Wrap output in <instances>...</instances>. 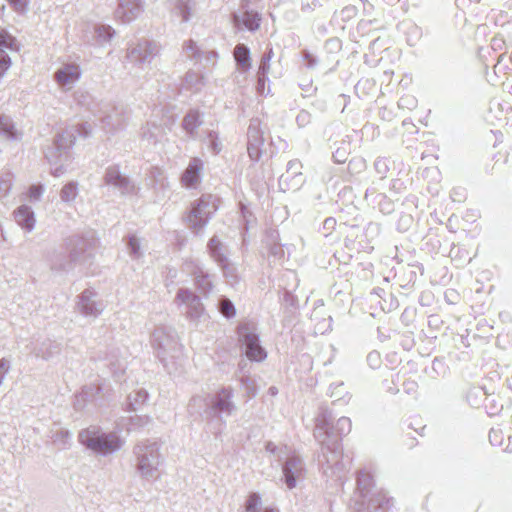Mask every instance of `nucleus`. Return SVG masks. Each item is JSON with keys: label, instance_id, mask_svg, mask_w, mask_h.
I'll return each mask as SVG.
<instances>
[{"label": "nucleus", "instance_id": "nucleus-6", "mask_svg": "<svg viewBox=\"0 0 512 512\" xmlns=\"http://www.w3.org/2000/svg\"><path fill=\"white\" fill-rule=\"evenodd\" d=\"M217 208L215 199L211 195L202 196L194 201L190 211L184 218L189 230L195 235H200L209 223L212 215L217 211Z\"/></svg>", "mask_w": 512, "mask_h": 512}, {"label": "nucleus", "instance_id": "nucleus-7", "mask_svg": "<svg viewBox=\"0 0 512 512\" xmlns=\"http://www.w3.org/2000/svg\"><path fill=\"white\" fill-rule=\"evenodd\" d=\"M234 391L232 387H222L210 396L208 418H215L225 424V417L233 415L237 406L233 401Z\"/></svg>", "mask_w": 512, "mask_h": 512}, {"label": "nucleus", "instance_id": "nucleus-47", "mask_svg": "<svg viewBox=\"0 0 512 512\" xmlns=\"http://www.w3.org/2000/svg\"><path fill=\"white\" fill-rule=\"evenodd\" d=\"M377 198H380L378 201L379 210L383 214H391L394 211V204L392 201L387 199V197L384 194H376Z\"/></svg>", "mask_w": 512, "mask_h": 512}, {"label": "nucleus", "instance_id": "nucleus-38", "mask_svg": "<svg viewBox=\"0 0 512 512\" xmlns=\"http://www.w3.org/2000/svg\"><path fill=\"white\" fill-rule=\"evenodd\" d=\"M115 34V30L108 25H98L95 27V35L100 44L109 42Z\"/></svg>", "mask_w": 512, "mask_h": 512}, {"label": "nucleus", "instance_id": "nucleus-29", "mask_svg": "<svg viewBox=\"0 0 512 512\" xmlns=\"http://www.w3.org/2000/svg\"><path fill=\"white\" fill-rule=\"evenodd\" d=\"M234 59L238 67L243 71L251 68L250 49L247 45L239 43L234 48Z\"/></svg>", "mask_w": 512, "mask_h": 512}, {"label": "nucleus", "instance_id": "nucleus-14", "mask_svg": "<svg viewBox=\"0 0 512 512\" xmlns=\"http://www.w3.org/2000/svg\"><path fill=\"white\" fill-rule=\"evenodd\" d=\"M90 133V125L88 123H82L79 126L64 129L61 133L56 135L53 143L57 150H63L66 153L75 143L77 135L86 138Z\"/></svg>", "mask_w": 512, "mask_h": 512}, {"label": "nucleus", "instance_id": "nucleus-8", "mask_svg": "<svg viewBox=\"0 0 512 512\" xmlns=\"http://www.w3.org/2000/svg\"><path fill=\"white\" fill-rule=\"evenodd\" d=\"M238 337L241 345L245 349V354L252 361H263L267 353L260 345L259 335L255 328L249 322H242L237 327Z\"/></svg>", "mask_w": 512, "mask_h": 512}, {"label": "nucleus", "instance_id": "nucleus-24", "mask_svg": "<svg viewBox=\"0 0 512 512\" xmlns=\"http://www.w3.org/2000/svg\"><path fill=\"white\" fill-rule=\"evenodd\" d=\"M194 276L195 286L203 295H209L213 289V281L211 275L202 267L196 266L192 272Z\"/></svg>", "mask_w": 512, "mask_h": 512}, {"label": "nucleus", "instance_id": "nucleus-23", "mask_svg": "<svg viewBox=\"0 0 512 512\" xmlns=\"http://www.w3.org/2000/svg\"><path fill=\"white\" fill-rule=\"evenodd\" d=\"M125 126V119L122 116V111L114 108L111 113L106 114L102 118V127L107 133L114 134L123 129Z\"/></svg>", "mask_w": 512, "mask_h": 512}, {"label": "nucleus", "instance_id": "nucleus-30", "mask_svg": "<svg viewBox=\"0 0 512 512\" xmlns=\"http://www.w3.org/2000/svg\"><path fill=\"white\" fill-rule=\"evenodd\" d=\"M263 130L261 128V121L259 118H252L250 120L248 131H247V142L248 143H260L264 144Z\"/></svg>", "mask_w": 512, "mask_h": 512}, {"label": "nucleus", "instance_id": "nucleus-35", "mask_svg": "<svg viewBox=\"0 0 512 512\" xmlns=\"http://www.w3.org/2000/svg\"><path fill=\"white\" fill-rule=\"evenodd\" d=\"M148 399V392L145 389H139L128 395V404L132 410H136L139 405L144 404Z\"/></svg>", "mask_w": 512, "mask_h": 512}, {"label": "nucleus", "instance_id": "nucleus-53", "mask_svg": "<svg viewBox=\"0 0 512 512\" xmlns=\"http://www.w3.org/2000/svg\"><path fill=\"white\" fill-rule=\"evenodd\" d=\"M44 192V186L41 184H33L28 189V197L30 201H39Z\"/></svg>", "mask_w": 512, "mask_h": 512}, {"label": "nucleus", "instance_id": "nucleus-13", "mask_svg": "<svg viewBox=\"0 0 512 512\" xmlns=\"http://www.w3.org/2000/svg\"><path fill=\"white\" fill-rule=\"evenodd\" d=\"M282 472L287 488H295L297 481L302 479L305 474L303 460L299 456L289 453L282 465Z\"/></svg>", "mask_w": 512, "mask_h": 512}, {"label": "nucleus", "instance_id": "nucleus-55", "mask_svg": "<svg viewBox=\"0 0 512 512\" xmlns=\"http://www.w3.org/2000/svg\"><path fill=\"white\" fill-rule=\"evenodd\" d=\"M203 76L198 75L194 71H188L185 75V81L189 86H197L203 84Z\"/></svg>", "mask_w": 512, "mask_h": 512}, {"label": "nucleus", "instance_id": "nucleus-10", "mask_svg": "<svg viewBox=\"0 0 512 512\" xmlns=\"http://www.w3.org/2000/svg\"><path fill=\"white\" fill-rule=\"evenodd\" d=\"M175 301L181 312L190 320H199L205 314L201 299L188 288H180L177 291Z\"/></svg>", "mask_w": 512, "mask_h": 512}, {"label": "nucleus", "instance_id": "nucleus-57", "mask_svg": "<svg viewBox=\"0 0 512 512\" xmlns=\"http://www.w3.org/2000/svg\"><path fill=\"white\" fill-rule=\"evenodd\" d=\"M325 47L329 52H337L342 48V43L339 38H330L325 42Z\"/></svg>", "mask_w": 512, "mask_h": 512}, {"label": "nucleus", "instance_id": "nucleus-9", "mask_svg": "<svg viewBox=\"0 0 512 512\" xmlns=\"http://www.w3.org/2000/svg\"><path fill=\"white\" fill-rule=\"evenodd\" d=\"M103 179L105 185L117 190L121 196L137 195L139 191V186L123 174L118 165L107 167Z\"/></svg>", "mask_w": 512, "mask_h": 512}, {"label": "nucleus", "instance_id": "nucleus-1", "mask_svg": "<svg viewBox=\"0 0 512 512\" xmlns=\"http://www.w3.org/2000/svg\"><path fill=\"white\" fill-rule=\"evenodd\" d=\"M351 420L348 417H340L333 422L332 412L321 407L316 417L314 437L321 445L318 462L324 473L331 471V476L343 472L346 465L343 461V449L341 439L351 431Z\"/></svg>", "mask_w": 512, "mask_h": 512}, {"label": "nucleus", "instance_id": "nucleus-46", "mask_svg": "<svg viewBox=\"0 0 512 512\" xmlns=\"http://www.w3.org/2000/svg\"><path fill=\"white\" fill-rule=\"evenodd\" d=\"M263 145L260 143H248L247 142V152L252 161H259L262 153H263Z\"/></svg>", "mask_w": 512, "mask_h": 512}, {"label": "nucleus", "instance_id": "nucleus-60", "mask_svg": "<svg viewBox=\"0 0 512 512\" xmlns=\"http://www.w3.org/2000/svg\"><path fill=\"white\" fill-rule=\"evenodd\" d=\"M241 383L245 387L246 392L249 395L254 396L256 394V389H255L254 381L252 379H250L249 377H246V376L242 377L241 378Z\"/></svg>", "mask_w": 512, "mask_h": 512}, {"label": "nucleus", "instance_id": "nucleus-36", "mask_svg": "<svg viewBox=\"0 0 512 512\" xmlns=\"http://www.w3.org/2000/svg\"><path fill=\"white\" fill-rule=\"evenodd\" d=\"M126 246H127L129 255L133 259H139L140 257H142L143 253L141 251V243H140L139 238L136 235H129L127 237Z\"/></svg>", "mask_w": 512, "mask_h": 512}, {"label": "nucleus", "instance_id": "nucleus-43", "mask_svg": "<svg viewBox=\"0 0 512 512\" xmlns=\"http://www.w3.org/2000/svg\"><path fill=\"white\" fill-rule=\"evenodd\" d=\"M349 154V144L341 142V145L337 147V149L333 152L332 156L336 163L342 164L347 161Z\"/></svg>", "mask_w": 512, "mask_h": 512}, {"label": "nucleus", "instance_id": "nucleus-49", "mask_svg": "<svg viewBox=\"0 0 512 512\" xmlns=\"http://www.w3.org/2000/svg\"><path fill=\"white\" fill-rule=\"evenodd\" d=\"M301 55H302L303 61L305 62V67L307 69L313 70L318 66V64H319L318 58L316 56H314L309 50L304 49L301 52Z\"/></svg>", "mask_w": 512, "mask_h": 512}, {"label": "nucleus", "instance_id": "nucleus-40", "mask_svg": "<svg viewBox=\"0 0 512 512\" xmlns=\"http://www.w3.org/2000/svg\"><path fill=\"white\" fill-rule=\"evenodd\" d=\"M201 49L193 40H187L183 44V52L188 58L201 61Z\"/></svg>", "mask_w": 512, "mask_h": 512}, {"label": "nucleus", "instance_id": "nucleus-3", "mask_svg": "<svg viewBox=\"0 0 512 512\" xmlns=\"http://www.w3.org/2000/svg\"><path fill=\"white\" fill-rule=\"evenodd\" d=\"M79 442L94 453L107 456L121 449L123 440L116 432H104L98 426L82 429L78 435Z\"/></svg>", "mask_w": 512, "mask_h": 512}, {"label": "nucleus", "instance_id": "nucleus-54", "mask_svg": "<svg viewBox=\"0 0 512 512\" xmlns=\"http://www.w3.org/2000/svg\"><path fill=\"white\" fill-rule=\"evenodd\" d=\"M11 66V59L5 50L0 49V77H2L5 72Z\"/></svg>", "mask_w": 512, "mask_h": 512}, {"label": "nucleus", "instance_id": "nucleus-17", "mask_svg": "<svg viewBox=\"0 0 512 512\" xmlns=\"http://www.w3.org/2000/svg\"><path fill=\"white\" fill-rule=\"evenodd\" d=\"M232 22L234 26L239 29H247L248 31L254 32L259 29L261 16L258 12L253 10H246L242 13H233Z\"/></svg>", "mask_w": 512, "mask_h": 512}, {"label": "nucleus", "instance_id": "nucleus-26", "mask_svg": "<svg viewBox=\"0 0 512 512\" xmlns=\"http://www.w3.org/2000/svg\"><path fill=\"white\" fill-rule=\"evenodd\" d=\"M202 168L203 162L199 158L192 159L182 175V182L187 187H192L197 184L200 179L199 174Z\"/></svg>", "mask_w": 512, "mask_h": 512}, {"label": "nucleus", "instance_id": "nucleus-12", "mask_svg": "<svg viewBox=\"0 0 512 512\" xmlns=\"http://www.w3.org/2000/svg\"><path fill=\"white\" fill-rule=\"evenodd\" d=\"M207 251L210 257L217 263L222 269L226 278L235 279V267L231 265L227 253V247L218 239L217 236H213L207 243Z\"/></svg>", "mask_w": 512, "mask_h": 512}, {"label": "nucleus", "instance_id": "nucleus-61", "mask_svg": "<svg viewBox=\"0 0 512 512\" xmlns=\"http://www.w3.org/2000/svg\"><path fill=\"white\" fill-rule=\"evenodd\" d=\"M218 54L216 51H201V60L204 59L207 64H214Z\"/></svg>", "mask_w": 512, "mask_h": 512}, {"label": "nucleus", "instance_id": "nucleus-48", "mask_svg": "<svg viewBox=\"0 0 512 512\" xmlns=\"http://www.w3.org/2000/svg\"><path fill=\"white\" fill-rule=\"evenodd\" d=\"M64 154L66 153L63 150H57L56 146L53 144L46 150L45 157L50 164H57Z\"/></svg>", "mask_w": 512, "mask_h": 512}, {"label": "nucleus", "instance_id": "nucleus-4", "mask_svg": "<svg viewBox=\"0 0 512 512\" xmlns=\"http://www.w3.org/2000/svg\"><path fill=\"white\" fill-rule=\"evenodd\" d=\"M152 345L164 366H167L169 359H179L182 355L183 347L176 332L169 326L160 325L154 330Z\"/></svg>", "mask_w": 512, "mask_h": 512}, {"label": "nucleus", "instance_id": "nucleus-21", "mask_svg": "<svg viewBox=\"0 0 512 512\" xmlns=\"http://www.w3.org/2000/svg\"><path fill=\"white\" fill-rule=\"evenodd\" d=\"M16 223L25 231L31 232L35 227V214L28 205H21L14 211Z\"/></svg>", "mask_w": 512, "mask_h": 512}, {"label": "nucleus", "instance_id": "nucleus-11", "mask_svg": "<svg viewBox=\"0 0 512 512\" xmlns=\"http://www.w3.org/2000/svg\"><path fill=\"white\" fill-rule=\"evenodd\" d=\"M159 52L160 46L155 41L143 39L127 49V59L135 65L149 64Z\"/></svg>", "mask_w": 512, "mask_h": 512}, {"label": "nucleus", "instance_id": "nucleus-18", "mask_svg": "<svg viewBox=\"0 0 512 512\" xmlns=\"http://www.w3.org/2000/svg\"><path fill=\"white\" fill-rule=\"evenodd\" d=\"M263 244L268 250L269 257H272L274 261L284 259V245L279 242V232L277 230L268 229L265 233Z\"/></svg>", "mask_w": 512, "mask_h": 512}, {"label": "nucleus", "instance_id": "nucleus-15", "mask_svg": "<svg viewBox=\"0 0 512 512\" xmlns=\"http://www.w3.org/2000/svg\"><path fill=\"white\" fill-rule=\"evenodd\" d=\"M143 12L142 0H119L115 18L122 23H130Z\"/></svg>", "mask_w": 512, "mask_h": 512}, {"label": "nucleus", "instance_id": "nucleus-19", "mask_svg": "<svg viewBox=\"0 0 512 512\" xmlns=\"http://www.w3.org/2000/svg\"><path fill=\"white\" fill-rule=\"evenodd\" d=\"M202 124L203 113L199 109H189L182 119L181 127L190 138L195 139Z\"/></svg>", "mask_w": 512, "mask_h": 512}, {"label": "nucleus", "instance_id": "nucleus-37", "mask_svg": "<svg viewBox=\"0 0 512 512\" xmlns=\"http://www.w3.org/2000/svg\"><path fill=\"white\" fill-rule=\"evenodd\" d=\"M78 195L77 182L71 181L63 186L60 192V198L63 202H71L76 199Z\"/></svg>", "mask_w": 512, "mask_h": 512}, {"label": "nucleus", "instance_id": "nucleus-62", "mask_svg": "<svg viewBox=\"0 0 512 512\" xmlns=\"http://www.w3.org/2000/svg\"><path fill=\"white\" fill-rule=\"evenodd\" d=\"M266 81H268V75H264V77H262V75L257 73L256 89L259 94H264Z\"/></svg>", "mask_w": 512, "mask_h": 512}, {"label": "nucleus", "instance_id": "nucleus-5", "mask_svg": "<svg viewBox=\"0 0 512 512\" xmlns=\"http://www.w3.org/2000/svg\"><path fill=\"white\" fill-rule=\"evenodd\" d=\"M159 450L160 447L157 442H141L134 447L136 471L142 478L148 480L157 476L158 467L161 463Z\"/></svg>", "mask_w": 512, "mask_h": 512}, {"label": "nucleus", "instance_id": "nucleus-20", "mask_svg": "<svg viewBox=\"0 0 512 512\" xmlns=\"http://www.w3.org/2000/svg\"><path fill=\"white\" fill-rule=\"evenodd\" d=\"M302 164L299 160H290L287 164L286 173L281 175L280 182H292L291 188L298 189L303 183Z\"/></svg>", "mask_w": 512, "mask_h": 512}, {"label": "nucleus", "instance_id": "nucleus-44", "mask_svg": "<svg viewBox=\"0 0 512 512\" xmlns=\"http://www.w3.org/2000/svg\"><path fill=\"white\" fill-rule=\"evenodd\" d=\"M265 448L267 452L276 456L278 461H281L283 458H286L287 455L290 453L287 446L278 447L273 442H267Z\"/></svg>", "mask_w": 512, "mask_h": 512}, {"label": "nucleus", "instance_id": "nucleus-45", "mask_svg": "<svg viewBox=\"0 0 512 512\" xmlns=\"http://www.w3.org/2000/svg\"><path fill=\"white\" fill-rule=\"evenodd\" d=\"M272 57H273V49L269 48L262 56L259 67H258V74L262 75V77H264V75H268L269 70H270V61H271Z\"/></svg>", "mask_w": 512, "mask_h": 512}, {"label": "nucleus", "instance_id": "nucleus-16", "mask_svg": "<svg viewBox=\"0 0 512 512\" xmlns=\"http://www.w3.org/2000/svg\"><path fill=\"white\" fill-rule=\"evenodd\" d=\"M96 293L91 289L84 290L79 296L77 307L85 317H98L103 311V304L95 300Z\"/></svg>", "mask_w": 512, "mask_h": 512}, {"label": "nucleus", "instance_id": "nucleus-28", "mask_svg": "<svg viewBox=\"0 0 512 512\" xmlns=\"http://www.w3.org/2000/svg\"><path fill=\"white\" fill-rule=\"evenodd\" d=\"M194 7V0H174L172 14L181 17L182 23H187L191 19V12Z\"/></svg>", "mask_w": 512, "mask_h": 512}, {"label": "nucleus", "instance_id": "nucleus-52", "mask_svg": "<svg viewBox=\"0 0 512 512\" xmlns=\"http://www.w3.org/2000/svg\"><path fill=\"white\" fill-rule=\"evenodd\" d=\"M374 168L381 179H384L389 171V166L385 158H377L374 162Z\"/></svg>", "mask_w": 512, "mask_h": 512}, {"label": "nucleus", "instance_id": "nucleus-59", "mask_svg": "<svg viewBox=\"0 0 512 512\" xmlns=\"http://www.w3.org/2000/svg\"><path fill=\"white\" fill-rule=\"evenodd\" d=\"M11 180L9 178L0 179V197H6L11 189Z\"/></svg>", "mask_w": 512, "mask_h": 512}, {"label": "nucleus", "instance_id": "nucleus-42", "mask_svg": "<svg viewBox=\"0 0 512 512\" xmlns=\"http://www.w3.org/2000/svg\"><path fill=\"white\" fill-rule=\"evenodd\" d=\"M261 497L258 493H250L245 502V512H261Z\"/></svg>", "mask_w": 512, "mask_h": 512}, {"label": "nucleus", "instance_id": "nucleus-58", "mask_svg": "<svg viewBox=\"0 0 512 512\" xmlns=\"http://www.w3.org/2000/svg\"><path fill=\"white\" fill-rule=\"evenodd\" d=\"M485 393L482 388L480 387H473L471 388L467 393V400L471 404H477L476 398L479 396H484Z\"/></svg>", "mask_w": 512, "mask_h": 512}, {"label": "nucleus", "instance_id": "nucleus-33", "mask_svg": "<svg viewBox=\"0 0 512 512\" xmlns=\"http://www.w3.org/2000/svg\"><path fill=\"white\" fill-rule=\"evenodd\" d=\"M217 308L220 314L226 319H231L236 315L234 303L225 296H221L218 299Z\"/></svg>", "mask_w": 512, "mask_h": 512}, {"label": "nucleus", "instance_id": "nucleus-34", "mask_svg": "<svg viewBox=\"0 0 512 512\" xmlns=\"http://www.w3.org/2000/svg\"><path fill=\"white\" fill-rule=\"evenodd\" d=\"M71 433L65 429L53 432L52 441L59 449H66L70 445Z\"/></svg>", "mask_w": 512, "mask_h": 512}, {"label": "nucleus", "instance_id": "nucleus-50", "mask_svg": "<svg viewBox=\"0 0 512 512\" xmlns=\"http://www.w3.org/2000/svg\"><path fill=\"white\" fill-rule=\"evenodd\" d=\"M282 303L285 308L295 309L298 306V299L291 291L285 289L282 296Z\"/></svg>", "mask_w": 512, "mask_h": 512}, {"label": "nucleus", "instance_id": "nucleus-56", "mask_svg": "<svg viewBox=\"0 0 512 512\" xmlns=\"http://www.w3.org/2000/svg\"><path fill=\"white\" fill-rule=\"evenodd\" d=\"M311 119L312 116L308 111L301 110L296 117V122L299 127H305L311 122Z\"/></svg>", "mask_w": 512, "mask_h": 512}, {"label": "nucleus", "instance_id": "nucleus-27", "mask_svg": "<svg viewBox=\"0 0 512 512\" xmlns=\"http://www.w3.org/2000/svg\"><path fill=\"white\" fill-rule=\"evenodd\" d=\"M60 351V343L47 339L34 349V355L37 358H42L43 360L47 361L53 358L55 355H58Z\"/></svg>", "mask_w": 512, "mask_h": 512}, {"label": "nucleus", "instance_id": "nucleus-39", "mask_svg": "<svg viewBox=\"0 0 512 512\" xmlns=\"http://www.w3.org/2000/svg\"><path fill=\"white\" fill-rule=\"evenodd\" d=\"M0 49H10L12 51L19 49L16 38L3 29L0 30Z\"/></svg>", "mask_w": 512, "mask_h": 512}, {"label": "nucleus", "instance_id": "nucleus-25", "mask_svg": "<svg viewBox=\"0 0 512 512\" xmlns=\"http://www.w3.org/2000/svg\"><path fill=\"white\" fill-rule=\"evenodd\" d=\"M211 394L194 395L188 403V413L190 415H205L208 418V407Z\"/></svg>", "mask_w": 512, "mask_h": 512}, {"label": "nucleus", "instance_id": "nucleus-64", "mask_svg": "<svg viewBox=\"0 0 512 512\" xmlns=\"http://www.w3.org/2000/svg\"><path fill=\"white\" fill-rule=\"evenodd\" d=\"M132 421L135 422L133 425L137 426H143L151 422V419L148 416H136L135 418H132Z\"/></svg>", "mask_w": 512, "mask_h": 512}, {"label": "nucleus", "instance_id": "nucleus-22", "mask_svg": "<svg viewBox=\"0 0 512 512\" xmlns=\"http://www.w3.org/2000/svg\"><path fill=\"white\" fill-rule=\"evenodd\" d=\"M80 76V68L75 64H67L55 72V80L61 86H67L75 83Z\"/></svg>", "mask_w": 512, "mask_h": 512}, {"label": "nucleus", "instance_id": "nucleus-31", "mask_svg": "<svg viewBox=\"0 0 512 512\" xmlns=\"http://www.w3.org/2000/svg\"><path fill=\"white\" fill-rule=\"evenodd\" d=\"M0 133L9 140H17L19 133L11 117L0 115Z\"/></svg>", "mask_w": 512, "mask_h": 512}, {"label": "nucleus", "instance_id": "nucleus-63", "mask_svg": "<svg viewBox=\"0 0 512 512\" xmlns=\"http://www.w3.org/2000/svg\"><path fill=\"white\" fill-rule=\"evenodd\" d=\"M142 136H143V138H146L148 140H152L153 139L154 141H156V135L151 130L149 124H147V126L143 128Z\"/></svg>", "mask_w": 512, "mask_h": 512}, {"label": "nucleus", "instance_id": "nucleus-41", "mask_svg": "<svg viewBox=\"0 0 512 512\" xmlns=\"http://www.w3.org/2000/svg\"><path fill=\"white\" fill-rule=\"evenodd\" d=\"M207 146L213 154H219L222 150V143L219 140L218 133L214 130L207 132Z\"/></svg>", "mask_w": 512, "mask_h": 512}, {"label": "nucleus", "instance_id": "nucleus-2", "mask_svg": "<svg viewBox=\"0 0 512 512\" xmlns=\"http://www.w3.org/2000/svg\"><path fill=\"white\" fill-rule=\"evenodd\" d=\"M98 239L94 231L73 234L64 240L68 253H55L50 257L51 269L57 272L72 271L77 265H86L94 257Z\"/></svg>", "mask_w": 512, "mask_h": 512}, {"label": "nucleus", "instance_id": "nucleus-51", "mask_svg": "<svg viewBox=\"0 0 512 512\" xmlns=\"http://www.w3.org/2000/svg\"><path fill=\"white\" fill-rule=\"evenodd\" d=\"M9 5L18 14H25L28 11L31 0H7Z\"/></svg>", "mask_w": 512, "mask_h": 512}, {"label": "nucleus", "instance_id": "nucleus-32", "mask_svg": "<svg viewBox=\"0 0 512 512\" xmlns=\"http://www.w3.org/2000/svg\"><path fill=\"white\" fill-rule=\"evenodd\" d=\"M373 485V477L372 475L365 471H359L357 475V488L361 493V496L365 498Z\"/></svg>", "mask_w": 512, "mask_h": 512}]
</instances>
